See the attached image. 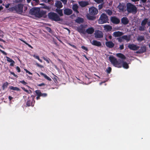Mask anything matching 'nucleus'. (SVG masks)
<instances>
[{"label": "nucleus", "mask_w": 150, "mask_h": 150, "mask_svg": "<svg viewBox=\"0 0 150 150\" xmlns=\"http://www.w3.org/2000/svg\"><path fill=\"white\" fill-rule=\"evenodd\" d=\"M122 23L124 25L127 24L129 22L128 19H121Z\"/></svg>", "instance_id": "obj_33"}, {"label": "nucleus", "mask_w": 150, "mask_h": 150, "mask_svg": "<svg viewBox=\"0 0 150 150\" xmlns=\"http://www.w3.org/2000/svg\"><path fill=\"white\" fill-rule=\"evenodd\" d=\"M41 23L43 24V25H49V26H51V25L50 24H46V23Z\"/></svg>", "instance_id": "obj_62"}, {"label": "nucleus", "mask_w": 150, "mask_h": 150, "mask_svg": "<svg viewBox=\"0 0 150 150\" xmlns=\"http://www.w3.org/2000/svg\"><path fill=\"white\" fill-rule=\"evenodd\" d=\"M137 40L139 42H141L144 40V38L143 36H140L138 37Z\"/></svg>", "instance_id": "obj_34"}, {"label": "nucleus", "mask_w": 150, "mask_h": 150, "mask_svg": "<svg viewBox=\"0 0 150 150\" xmlns=\"http://www.w3.org/2000/svg\"><path fill=\"white\" fill-rule=\"evenodd\" d=\"M3 33L1 30H0V36L3 37Z\"/></svg>", "instance_id": "obj_61"}, {"label": "nucleus", "mask_w": 150, "mask_h": 150, "mask_svg": "<svg viewBox=\"0 0 150 150\" xmlns=\"http://www.w3.org/2000/svg\"><path fill=\"white\" fill-rule=\"evenodd\" d=\"M108 16L105 13H103L100 16L99 19H107Z\"/></svg>", "instance_id": "obj_30"}, {"label": "nucleus", "mask_w": 150, "mask_h": 150, "mask_svg": "<svg viewBox=\"0 0 150 150\" xmlns=\"http://www.w3.org/2000/svg\"><path fill=\"white\" fill-rule=\"evenodd\" d=\"M105 45L107 47L109 48H112L114 47L115 44L111 41H108L105 43Z\"/></svg>", "instance_id": "obj_14"}, {"label": "nucleus", "mask_w": 150, "mask_h": 150, "mask_svg": "<svg viewBox=\"0 0 150 150\" xmlns=\"http://www.w3.org/2000/svg\"><path fill=\"white\" fill-rule=\"evenodd\" d=\"M10 73L11 74L13 75V76L16 78H18V76L16 74L13 72L10 71Z\"/></svg>", "instance_id": "obj_51"}, {"label": "nucleus", "mask_w": 150, "mask_h": 150, "mask_svg": "<svg viewBox=\"0 0 150 150\" xmlns=\"http://www.w3.org/2000/svg\"><path fill=\"white\" fill-rule=\"evenodd\" d=\"M55 6L57 7V9H60L62 7L63 5L60 1H56L55 3Z\"/></svg>", "instance_id": "obj_15"}, {"label": "nucleus", "mask_w": 150, "mask_h": 150, "mask_svg": "<svg viewBox=\"0 0 150 150\" xmlns=\"http://www.w3.org/2000/svg\"><path fill=\"white\" fill-rule=\"evenodd\" d=\"M43 8H45V9H47V10H50V7L48 6H45L43 7Z\"/></svg>", "instance_id": "obj_57"}, {"label": "nucleus", "mask_w": 150, "mask_h": 150, "mask_svg": "<svg viewBox=\"0 0 150 150\" xmlns=\"http://www.w3.org/2000/svg\"><path fill=\"white\" fill-rule=\"evenodd\" d=\"M33 56L35 57V59H38L40 62H42V60L40 59L39 57L38 56L36 55L35 54H34L33 55Z\"/></svg>", "instance_id": "obj_41"}, {"label": "nucleus", "mask_w": 150, "mask_h": 150, "mask_svg": "<svg viewBox=\"0 0 150 150\" xmlns=\"http://www.w3.org/2000/svg\"><path fill=\"white\" fill-rule=\"evenodd\" d=\"M126 10L128 13L136 14L137 12V8L135 6L130 3L126 4Z\"/></svg>", "instance_id": "obj_3"}, {"label": "nucleus", "mask_w": 150, "mask_h": 150, "mask_svg": "<svg viewBox=\"0 0 150 150\" xmlns=\"http://www.w3.org/2000/svg\"><path fill=\"white\" fill-rule=\"evenodd\" d=\"M96 2L98 4L103 3L104 0H93Z\"/></svg>", "instance_id": "obj_42"}, {"label": "nucleus", "mask_w": 150, "mask_h": 150, "mask_svg": "<svg viewBox=\"0 0 150 150\" xmlns=\"http://www.w3.org/2000/svg\"><path fill=\"white\" fill-rule=\"evenodd\" d=\"M16 70L18 72H20L21 69H20V68L18 66H17L16 67Z\"/></svg>", "instance_id": "obj_58"}, {"label": "nucleus", "mask_w": 150, "mask_h": 150, "mask_svg": "<svg viewBox=\"0 0 150 150\" xmlns=\"http://www.w3.org/2000/svg\"><path fill=\"white\" fill-rule=\"evenodd\" d=\"M95 35V37L96 38H102L103 37V34L102 32L99 30L96 31Z\"/></svg>", "instance_id": "obj_13"}, {"label": "nucleus", "mask_w": 150, "mask_h": 150, "mask_svg": "<svg viewBox=\"0 0 150 150\" xmlns=\"http://www.w3.org/2000/svg\"><path fill=\"white\" fill-rule=\"evenodd\" d=\"M20 40L21 41L23 42H24V43H25L26 45H28L29 47H30L32 49L33 48V47H32L30 44H29L28 43H27L26 42H25L24 40H23L22 39H20Z\"/></svg>", "instance_id": "obj_37"}, {"label": "nucleus", "mask_w": 150, "mask_h": 150, "mask_svg": "<svg viewBox=\"0 0 150 150\" xmlns=\"http://www.w3.org/2000/svg\"><path fill=\"white\" fill-rule=\"evenodd\" d=\"M109 58L112 64L115 67L118 68H121L122 67L126 69L128 68L129 65L127 63L121 60L120 59H118L117 60L112 56H110Z\"/></svg>", "instance_id": "obj_1"}, {"label": "nucleus", "mask_w": 150, "mask_h": 150, "mask_svg": "<svg viewBox=\"0 0 150 150\" xmlns=\"http://www.w3.org/2000/svg\"><path fill=\"white\" fill-rule=\"evenodd\" d=\"M75 21L77 23H80L83 22L84 19H76Z\"/></svg>", "instance_id": "obj_40"}, {"label": "nucleus", "mask_w": 150, "mask_h": 150, "mask_svg": "<svg viewBox=\"0 0 150 150\" xmlns=\"http://www.w3.org/2000/svg\"><path fill=\"white\" fill-rule=\"evenodd\" d=\"M106 28L109 30H111L112 29V27L110 25H107L106 27Z\"/></svg>", "instance_id": "obj_50"}, {"label": "nucleus", "mask_w": 150, "mask_h": 150, "mask_svg": "<svg viewBox=\"0 0 150 150\" xmlns=\"http://www.w3.org/2000/svg\"><path fill=\"white\" fill-rule=\"evenodd\" d=\"M55 11L58 13L60 16H63L62 9L57 8L55 10Z\"/></svg>", "instance_id": "obj_27"}, {"label": "nucleus", "mask_w": 150, "mask_h": 150, "mask_svg": "<svg viewBox=\"0 0 150 150\" xmlns=\"http://www.w3.org/2000/svg\"><path fill=\"white\" fill-rule=\"evenodd\" d=\"M89 13L92 15L95 16L98 13V11L97 8L94 7H92L89 9Z\"/></svg>", "instance_id": "obj_6"}, {"label": "nucleus", "mask_w": 150, "mask_h": 150, "mask_svg": "<svg viewBox=\"0 0 150 150\" xmlns=\"http://www.w3.org/2000/svg\"><path fill=\"white\" fill-rule=\"evenodd\" d=\"M48 16L50 19H60L59 16L56 13L53 12L48 13Z\"/></svg>", "instance_id": "obj_8"}, {"label": "nucleus", "mask_w": 150, "mask_h": 150, "mask_svg": "<svg viewBox=\"0 0 150 150\" xmlns=\"http://www.w3.org/2000/svg\"><path fill=\"white\" fill-rule=\"evenodd\" d=\"M79 5L82 7H84L89 4L87 1H81L79 3Z\"/></svg>", "instance_id": "obj_19"}, {"label": "nucleus", "mask_w": 150, "mask_h": 150, "mask_svg": "<svg viewBox=\"0 0 150 150\" xmlns=\"http://www.w3.org/2000/svg\"><path fill=\"white\" fill-rule=\"evenodd\" d=\"M20 83H21L23 84L24 85H26L27 84V83L24 80H22L21 81H20Z\"/></svg>", "instance_id": "obj_49"}, {"label": "nucleus", "mask_w": 150, "mask_h": 150, "mask_svg": "<svg viewBox=\"0 0 150 150\" xmlns=\"http://www.w3.org/2000/svg\"><path fill=\"white\" fill-rule=\"evenodd\" d=\"M68 44L69 45L71 46L72 47L74 48L75 49H77V47L75 45H73L71 44L70 43H68Z\"/></svg>", "instance_id": "obj_52"}, {"label": "nucleus", "mask_w": 150, "mask_h": 150, "mask_svg": "<svg viewBox=\"0 0 150 150\" xmlns=\"http://www.w3.org/2000/svg\"><path fill=\"white\" fill-rule=\"evenodd\" d=\"M42 58L45 61L48 63H50V61L52 62L50 60V59L48 58H46L44 57H42Z\"/></svg>", "instance_id": "obj_36"}, {"label": "nucleus", "mask_w": 150, "mask_h": 150, "mask_svg": "<svg viewBox=\"0 0 150 150\" xmlns=\"http://www.w3.org/2000/svg\"><path fill=\"white\" fill-rule=\"evenodd\" d=\"M40 74L41 75L43 76L45 79H46L48 76H47L46 75V74L42 72H40Z\"/></svg>", "instance_id": "obj_44"}, {"label": "nucleus", "mask_w": 150, "mask_h": 150, "mask_svg": "<svg viewBox=\"0 0 150 150\" xmlns=\"http://www.w3.org/2000/svg\"><path fill=\"white\" fill-rule=\"evenodd\" d=\"M122 38L123 40H125L127 41V42H128L130 40V36L129 35L128 36L127 35H124L122 36Z\"/></svg>", "instance_id": "obj_25"}, {"label": "nucleus", "mask_w": 150, "mask_h": 150, "mask_svg": "<svg viewBox=\"0 0 150 150\" xmlns=\"http://www.w3.org/2000/svg\"><path fill=\"white\" fill-rule=\"evenodd\" d=\"M128 47L130 50H132L133 51H136L138 50L140 47L139 46H138L137 45H136L133 44H129L128 46Z\"/></svg>", "instance_id": "obj_9"}, {"label": "nucleus", "mask_w": 150, "mask_h": 150, "mask_svg": "<svg viewBox=\"0 0 150 150\" xmlns=\"http://www.w3.org/2000/svg\"><path fill=\"white\" fill-rule=\"evenodd\" d=\"M45 85V84L44 83H42L40 84H37V86H42Z\"/></svg>", "instance_id": "obj_60"}, {"label": "nucleus", "mask_w": 150, "mask_h": 150, "mask_svg": "<svg viewBox=\"0 0 150 150\" xmlns=\"http://www.w3.org/2000/svg\"><path fill=\"white\" fill-rule=\"evenodd\" d=\"M47 12L45 11L41 10L39 8L34 7L31 8L29 11V13L34 16L38 18L42 17L46 18Z\"/></svg>", "instance_id": "obj_2"}, {"label": "nucleus", "mask_w": 150, "mask_h": 150, "mask_svg": "<svg viewBox=\"0 0 150 150\" xmlns=\"http://www.w3.org/2000/svg\"><path fill=\"white\" fill-rule=\"evenodd\" d=\"M23 5L21 4L16 5L11 8L13 11H15L18 13H21L23 12Z\"/></svg>", "instance_id": "obj_4"}, {"label": "nucleus", "mask_w": 150, "mask_h": 150, "mask_svg": "<svg viewBox=\"0 0 150 150\" xmlns=\"http://www.w3.org/2000/svg\"><path fill=\"white\" fill-rule=\"evenodd\" d=\"M109 19H98V22L99 24H102L107 23H108Z\"/></svg>", "instance_id": "obj_22"}, {"label": "nucleus", "mask_w": 150, "mask_h": 150, "mask_svg": "<svg viewBox=\"0 0 150 150\" xmlns=\"http://www.w3.org/2000/svg\"><path fill=\"white\" fill-rule=\"evenodd\" d=\"M111 21L114 23L118 24L120 22V19H110Z\"/></svg>", "instance_id": "obj_31"}, {"label": "nucleus", "mask_w": 150, "mask_h": 150, "mask_svg": "<svg viewBox=\"0 0 150 150\" xmlns=\"http://www.w3.org/2000/svg\"><path fill=\"white\" fill-rule=\"evenodd\" d=\"M36 66L40 68H42L43 67V66L42 65H41L38 63H37L36 64Z\"/></svg>", "instance_id": "obj_53"}, {"label": "nucleus", "mask_w": 150, "mask_h": 150, "mask_svg": "<svg viewBox=\"0 0 150 150\" xmlns=\"http://www.w3.org/2000/svg\"><path fill=\"white\" fill-rule=\"evenodd\" d=\"M52 21H54L57 23L62 24H65L66 23L65 21H64L63 20L64 19H52Z\"/></svg>", "instance_id": "obj_24"}, {"label": "nucleus", "mask_w": 150, "mask_h": 150, "mask_svg": "<svg viewBox=\"0 0 150 150\" xmlns=\"http://www.w3.org/2000/svg\"><path fill=\"white\" fill-rule=\"evenodd\" d=\"M60 1H62L64 5L67 4V0H60Z\"/></svg>", "instance_id": "obj_48"}, {"label": "nucleus", "mask_w": 150, "mask_h": 150, "mask_svg": "<svg viewBox=\"0 0 150 150\" xmlns=\"http://www.w3.org/2000/svg\"><path fill=\"white\" fill-rule=\"evenodd\" d=\"M123 34V33L122 32L118 31L114 32L113 33V35L114 37H120L122 36Z\"/></svg>", "instance_id": "obj_18"}, {"label": "nucleus", "mask_w": 150, "mask_h": 150, "mask_svg": "<svg viewBox=\"0 0 150 150\" xmlns=\"http://www.w3.org/2000/svg\"><path fill=\"white\" fill-rule=\"evenodd\" d=\"M25 71L26 73H28L29 74L32 75L33 74L30 72V71H29L27 69H25Z\"/></svg>", "instance_id": "obj_56"}, {"label": "nucleus", "mask_w": 150, "mask_h": 150, "mask_svg": "<svg viewBox=\"0 0 150 150\" xmlns=\"http://www.w3.org/2000/svg\"><path fill=\"white\" fill-rule=\"evenodd\" d=\"M6 60L8 62H11L10 64V66L11 67H13L14 66V64L15 63L14 61L12 60V59L10 58L9 57L6 56Z\"/></svg>", "instance_id": "obj_20"}, {"label": "nucleus", "mask_w": 150, "mask_h": 150, "mask_svg": "<svg viewBox=\"0 0 150 150\" xmlns=\"http://www.w3.org/2000/svg\"><path fill=\"white\" fill-rule=\"evenodd\" d=\"M8 83L7 82L4 83L2 86V90H4L5 88H6L8 86Z\"/></svg>", "instance_id": "obj_29"}, {"label": "nucleus", "mask_w": 150, "mask_h": 150, "mask_svg": "<svg viewBox=\"0 0 150 150\" xmlns=\"http://www.w3.org/2000/svg\"><path fill=\"white\" fill-rule=\"evenodd\" d=\"M148 19H144L142 22L141 26H139V30L141 31H144L146 29L145 25L147 23V20Z\"/></svg>", "instance_id": "obj_5"}, {"label": "nucleus", "mask_w": 150, "mask_h": 150, "mask_svg": "<svg viewBox=\"0 0 150 150\" xmlns=\"http://www.w3.org/2000/svg\"><path fill=\"white\" fill-rule=\"evenodd\" d=\"M123 39L122 38V36L118 38V41L120 42H121L123 41Z\"/></svg>", "instance_id": "obj_55"}, {"label": "nucleus", "mask_w": 150, "mask_h": 150, "mask_svg": "<svg viewBox=\"0 0 150 150\" xmlns=\"http://www.w3.org/2000/svg\"><path fill=\"white\" fill-rule=\"evenodd\" d=\"M10 101H11L12 99H13V98L11 97V96H8V98Z\"/></svg>", "instance_id": "obj_64"}, {"label": "nucleus", "mask_w": 150, "mask_h": 150, "mask_svg": "<svg viewBox=\"0 0 150 150\" xmlns=\"http://www.w3.org/2000/svg\"><path fill=\"white\" fill-rule=\"evenodd\" d=\"M79 7L77 4H74L73 5L72 7V8L73 10L75 11L77 13H79V11L77 10Z\"/></svg>", "instance_id": "obj_23"}, {"label": "nucleus", "mask_w": 150, "mask_h": 150, "mask_svg": "<svg viewBox=\"0 0 150 150\" xmlns=\"http://www.w3.org/2000/svg\"><path fill=\"white\" fill-rule=\"evenodd\" d=\"M124 46L123 44H122V45H120V47H119V49L120 50H122L124 49Z\"/></svg>", "instance_id": "obj_54"}, {"label": "nucleus", "mask_w": 150, "mask_h": 150, "mask_svg": "<svg viewBox=\"0 0 150 150\" xmlns=\"http://www.w3.org/2000/svg\"><path fill=\"white\" fill-rule=\"evenodd\" d=\"M33 1L35 2H31V4L33 6L38 4L39 3V0H33Z\"/></svg>", "instance_id": "obj_35"}, {"label": "nucleus", "mask_w": 150, "mask_h": 150, "mask_svg": "<svg viewBox=\"0 0 150 150\" xmlns=\"http://www.w3.org/2000/svg\"><path fill=\"white\" fill-rule=\"evenodd\" d=\"M94 29L93 27L89 28L86 29V32L88 34H91L93 33L94 32Z\"/></svg>", "instance_id": "obj_21"}, {"label": "nucleus", "mask_w": 150, "mask_h": 150, "mask_svg": "<svg viewBox=\"0 0 150 150\" xmlns=\"http://www.w3.org/2000/svg\"><path fill=\"white\" fill-rule=\"evenodd\" d=\"M72 11L71 9L69 8H65L64 10V14L69 15L71 14Z\"/></svg>", "instance_id": "obj_17"}, {"label": "nucleus", "mask_w": 150, "mask_h": 150, "mask_svg": "<svg viewBox=\"0 0 150 150\" xmlns=\"http://www.w3.org/2000/svg\"><path fill=\"white\" fill-rule=\"evenodd\" d=\"M105 11L108 15L110 16H111L112 14V11L109 9L106 10Z\"/></svg>", "instance_id": "obj_38"}, {"label": "nucleus", "mask_w": 150, "mask_h": 150, "mask_svg": "<svg viewBox=\"0 0 150 150\" xmlns=\"http://www.w3.org/2000/svg\"><path fill=\"white\" fill-rule=\"evenodd\" d=\"M112 68L110 67H109L106 70V71L108 74H110Z\"/></svg>", "instance_id": "obj_43"}, {"label": "nucleus", "mask_w": 150, "mask_h": 150, "mask_svg": "<svg viewBox=\"0 0 150 150\" xmlns=\"http://www.w3.org/2000/svg\"><path fill=\"white\" fill-rule=\"evenodd\" d=\"M35 92L37 96L36 98L37 100H38L40 99V97L41 96L40 93H39V90H37L35 91Z\"/></svg>", "instance_id": "obj_28"}, {"label": "nucleus", "mask_w": 150, "mask_h": 150, "mask_svg": "<svg viewBox=\"0 0 150 150\" xmlns=\"http://www.w3.org/2000/svg\"><path fill=\"white\" fill-rule=\"evenodd\" d=\"M117 56L120 58H121L122 59H126L125 56L122 54L119 53L117 54Z\"/></svg>", "instance_id": "obj_26"}, {"label": "nucleus", "mask_w": 150, "mask_h": 150, "mask_svg": "<svg viewBox=\"0 0 150 150\" xmlns=\"http://www.w3.org/2000/svg\"><path fill=\"white\" fill-rule=\"evenodd\" d=\"M81 48L83 50L87 52H88V48L84 46H82L81 47Z\"/></svg>", "instance_id": "obj_46"}, {"label": "nucleus", "mask_w": 150, "mask_h": 150, "mask_svg": "<svg viewBox=\"0 0 150 150\" xmlns=\"http://www.w3.org/2000/svg\"><path fill=\"white\" fill-rule=\"evenodd\" d=\"M45 29L49 32L52 33V31L51 28L50 27H45Z\"/></svg>", "instance_id": "obj_45"}, {"label": "nucleus", "mask_w": 150, "mask_h": 150, "mask_svg": "<svg viewBox=\"0 0 150 150\" xmlns=\"http://www.w3.org/2000/svg\"><path fill=\"white\" fill-rule=\"evenodd\" d=\"M84 28V26L83 25L81 24L80 25L79 27L77 28V30L79 33L85 34L86 33V32Z\"/></svg>", "instance_id": "obj_11"}, {"label": "nucleus", "mask_w": 150, "mask_h": 150, "mask_svg": "<svg viewBox=\"0 0 150 150\" xmlns=\"http://www.w3.org/2000/svg\"><path fill=\"white\" fill-rule=\"evenodd\" d=\"M46 79H47V80H48L49 81H51L52 80L51 79L50 77H48V76H47V78Z\"/></svg>", "instance_id": "obj_63"}, {"label": "nucleus", "mask_w": 150, "mask_h": 150, "mask_svg": "<svg viewBox=\"0 0 150 150\" xmlns=\"http://www.w3.org/2000/svg\"><path fill=\"white\" fill-rule=\"evenodd\" d=\"M101 4L99 5L98 6V9L100 10L102 9L103 7V3H100Z\"/></svg>", "instance_id": "obj_47"}, {"label": "nucleus", "mask_w": 150, "mask_h": 150, "mask_svg": "<svg viewBox=\"0 0 150 150\" xmlns=\"http://www.w3.org/2000/svg\"><path fill=\"white\" fill-rule=\"evenodd\" d=\"M146 51V47L145 46H143L140 47V49L137 51L136 53L137 54H142Z\"/></svg>", "instance_id": "obj_12"}, {"label": "nucleus", "mask_w": 150, "mask_h": 150, "mask_svg": "<svg viewBox=\"0 0 150 150\" xmlns=\"http://www.w3.org/2000/svg\"><path fill=\"white\" fill-rule=\"evenodd\" d=\"M39 93H40L41 96H42L43 97H47V94L46 93H41L40 90H39Z\"/></svg>", "instance_id": "obj_39"}, {"label": "nucleus", "mask_w": 150, "mask_h": 150, "mask_svg": "<svg viewBox=\"0 0 150 150\" xmlns=\"http://www.w3.org/2000/svg\"><path fill=\"white\" fill-rule=\"evenodd\" d=\"M91 43L92 45L98 47H100L101 45L100 42L96 40H93Z\"/></svg>", "instance_id": "obj_16"}, {"label": "nucleus", "mask_w": 150, "mask_h": 150, "mask_svg": "<svg viewBox=\"0 0 150 150\" xmlns=\"http://www.w3.org/2000/svg\"><path fill=\"white\" fill-rule=\"evenodd\" d=\"M9 88L10 89L12 90H16L17 91H18L19 90V88L16 87H14L13 86H10L9 87Z\"/></svg>", "instance_id": "obj_32"}, {"label": "nucleus", "mask_w": 150, "mask_h": 150, "mask_svg": "<svg viewBox=\"0 0 150 150\" xmlns=\"http://www.w3.org/2000/svg\"><path fill=\"white\" fill-rule=\"evenodd\" d=\"M35 102V101L33 98L29 97L26 103V105L28 107L30 106L33 107Z\"/></svg>", "instance_id": "obj_7"}, {"label": "nucleus", "mask_w": 150, "mask_h": 150, "mask_svg": "<svg viewBox=\"0 0 150 150\" xmlns=\"http://www.w3.org/2000/svg\"><path fill=\"white\" fill-rule=\"evenodd\" d=\"M119 9V11L124 12L126 10V6L125 4L120 3L119 5L117 7Z\"/></svg>", "instance_id": "obj_10"}, {"label": "nucleus", "mask_w": 150, "mask_h": 150, "mask_svg": "<svg viewBox=\"0 0 150 150\" xmlns=\"http://www.w3.org/2000/svg\"><path fill=\"white\" fill-rule=\"evenodd\" d=\"M0 52H1L2 53H3L4 55H6L7 53L5 52L4 51L1 50L0 49Z\"/></svg>", "instance_id": "obj_59"}]
</instances>
